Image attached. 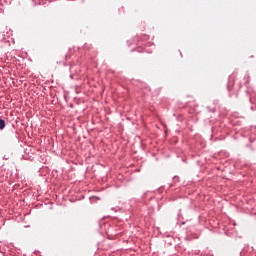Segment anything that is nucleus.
<instances>
[{
  "label": "nucleus",
  "instance_id": "nucleus-1",
  "mask_svg": "<svg viewBox=\"0 0 256 256\" xmlns=\"http://www.w3.org/2000/svg\"><path fill=\"white\" fill-rule=\"evenodd\" d=\"M5 129V120L0 119V131Z\"/></svg>",
  "mask_w": 256,
  "mask_h": 256
}]
</instances>
